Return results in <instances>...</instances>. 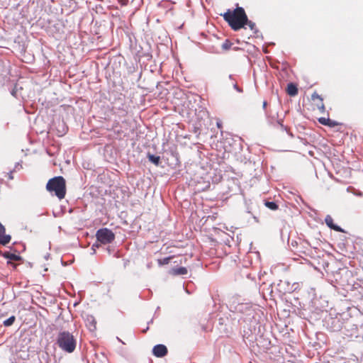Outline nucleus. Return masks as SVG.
I'll return each instance as SVG.
<instances>
[{
	"label": "nucleus",
	"mask_w": 363,
	"mask_h": 363,
	"mask_svg": "<svg viewBox=\"0 0 363 363\" xmlns=\"http://www.w3.org/2000/svg\"><path fill=\"white\" fill-rule=\"evenodd\" d=\"M15 320H16V317L14 315H12L4 321V325L6 327L11 326V325L13 324Z\"/></svg>",
	"instance_id": "obj_18"
},
{
	"label": "nucleus",
	"mask_w": 363,
	"mask_h": 363,
	"mask_svg": "<svg viewBox=\"0 0 363 363\" xmlns=\"http://www.w3.org/2000/svg\"><path fill=\"white\" fill-rule=\"evenodd\" d=\"M96 236L98 241L104 245L111 243L115 239L114 233L106 228L97 230Z\"/></svg>",
	"instance_id": "obj_4"
},
{
	"label": "nucleus",
	"mask_w": 363,
	"mask_h": 363,
	"mask_svg": "<svg viewBox=\"0 0 363 363\" xmlns=\"http://www.w3.org/2000/svg\"><path fill=\"white\" fill-rule=\"evenodd\" d=\"M174 256H169L163 259H158L157 263L160 266L168 264Z\"/></svg>",
	"instance_id": "obj_15"
},
{
	"label": "nucleus",
	"mask_w": 363,
	"mask_h": 363,
	"mask_svg": "<svg viewBox=\"0 0 363 363\" xmlns=\"http://www.w3.org/2000/svg\"><path fill=\"white\" fill-rule=\"evenodd\" d=\"M267 106V102L266 101H264L263 103V106L265 107Z\"/></svg>",
	"instance_id": "obj_24"
},
{
	"label": "nucleus",
	"mask_w": 363,
	"mask_h": 363,
	"mask_svg": "<svg viewBox=\"0 0 363 363\" xmlns=\"http://www.w3.org/2000/svg\"><path fill=\"white\" fill-rule=\"evenodd\" d=\"M128 1V0H118V2L121 4V6H126Z\"/></svg>",
	"instance_id": "obj_20"
},
{
	"label": "nucleus",
	"mask_w": 363,
	"mask_h": 363,
	"mask_svg": "<svg viewBox=\"0 0 363 363\" xmlns=\"http://www.w3.org/2000/svg\"><path fill=\"white\" fill-rule=\"evenodd\" d=\"M224 20L230 27L235 31L245 27L247 22V14L243 8L238 6L234 10L228 9L226 12L221 14Z\"/></svg>",
	"instance_id": "obj_1"
},
{
	"label": "nucleus",
	"mask_w": 363,
	"mask_h": 363,
	"mask_svg": "<svg viewBox=\"0 0 363 363\" xmlns=\"http://www.w3.org/2000/svg\"><path fill=\"white\" fill-rule=\"evenodd\" d=\"M11 235L6 234V228L0 223V245L5 246L11 242Z\"/></svg>",
	"instance_id": "obj_6"
},
{
	"label": "nucleus",
	"mask_w": 363,
	"mask_h": 363,
	"mask_svg": "<svg viewBox=\"0 0 363 363\" xmlns=\"http://www.w3.org/2000/svg\"><path fill=\"white\" fill-rule=\"evenodd\" d=\"M318 122L322 125H327V126L332 127V128L340 125V123H337V121L330 120V118H318Z\"/></svg>",
	"instance_id": "obj_11"
},
{
	"label": "nucleus",
	"mask_w": 363,
	"mask_h": 363,
	"mask_svg": "<svg viewBox=\"0 0 363 363\" xmlns=\"http://www.w3.org/2000/svg\"><path fill=\"white\" fill-rule=\"evenodd\" d=\"M311 99L313 101H315V100H319V103L316 104V106L320 113H324L325 111V107L323 102V98L320 95H318L317 92H314L311 95Z\"/></svg>",
	"instance_id": "obj_8"
},
{
	"label": "nucleus",
	"mask_w": 363,
	"mask_h": 363,
	"mask_svg": "<svg viewBox=\"0 0 363 363\" xmlns=\"http://www.w3.org/2000/svg\"><path fill=\"white\" fill-rule=\"evenodd\" d=\"M57 344L62 350L72 353L76 348L77 341L72 333L63 331L59 333L57 337Z\"/></svg>",
	"instance_id": "obj_3"
},
{
	"label": "nucleus",
	"mask_w": 363,
	"mask_h": 363,
	"mask_svg": "<svg viewBox=\"0 0 363 363\" xmlns=\"http://www.w3.org/2000/svg\"><path fill=\"white\" fill-rule=\"evenodd\" d=\"M147 158L150 162H151L152 163L157 166H158L160 162V157L159 156H155L154 155L148 153Z\"/></svg>",
	"instance_id": "obj_14"
},
{
	"label": "nucleus",
	"mask_w": 363,
	"mask_h": 363,
	"mask_svg": "<svg viewBox=\"0 0 363 363\" xmlns=\"http://www.w3.org/2000/svg\"><path fill=\"white\" fill-rule=\"evenodd\" d=\"M245 26H247L248 28L254 33H257V28H256V25L254 22L251 21H249L248 20V18L247 17V22L245 23Z\"/></svg>",
	"instance_id": "obj_17"
},
{
	"label": "nucleus",
	"mask_w": 363,
	"mask_h": 363,
	"mask_svg": "<svg viewBox=\"0 0 363 363\" xmlns=\"http://www.w3.org/2000/svg\"><path fill=\"white\" fill-rule=\"evenodd\" d=\"M167 348L164 345H157L152 349L153 354L157 357H163L167 354Z\"/></svg>",
	"instance_id": "obj_5"
},
{
	"label": "nucleus",
	"mask_w": 363,
	"mask_h": 363,
	"mask_svg": "<svg viewBox=\"0 0 363 363\" xmlns=\"http://www.w3.org/2000/svg\"><path fill=\"white\" fill-rule=\"evenodd\" d=\"M231 45L232 43L228 40H226L225 43L222 45V48L224 50H228L230 48Z\"/></svg>",
	"instance_id": "obj_19"
},
{
	"label": "nucleus",
	"mask_w": 363,
	"mask_h": 363,
	"mask_svg": "<svg viewBox=\"0 0 363 363\" xmlns=\"http://www.w3.org/2000/svg\"><path fill=\"white\" fill-rule=\"evenodd\" d=\"M233 86H234V88H235V89L238 92H242V89H240V88L238 86V84H235L233 85Z\"/></svg>",
	"instance_id": "obj_21"
},
{
	"label": "nucleus",
	"mask_w": 363,
	"mask_h": 363,
	"mask_svg": "<svg viewBox=\"0 0 363 363\" xmlns=\"http://www.w3.org/2000/svg\"><path fill=\"white\" fill-rule=\"evenodd\" d=\"M86 325L91 330H94L96 328V321L93 316L88 317L86 319Z\"/></svg>",
	"instance_id": "obj_13"
},
{
	"label": "nucleus",
	"mask_w": 363,
	"mask_h": 363,
	"mask_svg": "<svg viewBox=\"0 0 363 363\" xmlns=\"http://www.w3.org/2000/svg\"><path fill=\"white\" fill-rule=\"evenodd\" d=\"M187 273H188L187 269L184 267L172 268L169 271V274L173 276L186 275Z\"/></svg>",
	"instance_id": "obj_10"
},
{
	"label": "nucleus",
	"mask_w": 363,
	"mask_h": 363,
	"mask_svg": "<svg viewBox=\"0 0 363 363\" xmlns=\"http://www.w3.org/2000/svg\"><path fill=\"white\" fill-rule=\"evenodd\" d=\"M264 205L266 207H267L268 208H269L270 210H272V211H276L279 208L278 205L275 202H273V201H265Z\"/></svg>",
	"instance_id": "obj_16"
},
{
	"label": "nucleus",
	"mask_w": 363,
	"mask_h": 363,
	"mask_svg": "<svg viewBox=\"0 0 363 363\" xmlns=\"http://www.w3.org/2000/svg\"><path fill=\"white\" fill-rule=\"evenodd\" d=\"M174 264H182V259H180L179 261L175 260L174 262Z\"/></svg>",
	"instance_id": "obj_22"
},
{
	"label": "nucleus",
	"mask_w": 363,
	"mask_h": 363,
	"mask_svg": "<svg viewBox=\"0 0 363 363\" xmlns=\"http://www.w3.org/2000/svg\"><path fill=\"white\" fill-rule=\"evenodd\" d=\"M315 104H316L317 103H319V100H315Z\"/></svg>",
	"instance_id": "obj_25"
},
{
	"label": "nucleus",
	"mask_w": 363,
	"mask_h": 363,
	"mask_svg": "<svg viewBox=\"0 0 363 363\" xmlns=\"http://www.w3.org/2000/svg\"><path fill=\"white\" fill-rule=\"evenodd\" d=\"M287 94L291 96H294L298 94V88L294 83H289L286 88Z\"/></svg>",
	"instance_id": "obj_12"
},
{
	"label": "nucleus",
	"mask_w": 363,
	"mask_h": 363,
	"mask_svg": "<svg viewBox=\"0 0 363 363\" xmlns=\"http://www.w3.org/2000/svg\"><path fill=\"white\" fill-rule=\"evenodd\" d=\"M326 225L330 228L337 232H343V230L338 225L334 223L333 218L330 215H327L325 218Z\"/></svg>",
	"instance_id": "obj_9"
},
{
	"label": "nucleus",
	"mask_w": 363,
	"mask_h": 363,
	"mask_svg": "<svg viewBox=\"0 0 363 363\" xmlns=\"http://www.w3.org/2000/svg\"><path fill=\"white\" fill-rule=\"evenodd\" d=\"M46 190L51 194L56 196L60 200L65 197L67 188L66 181L62 176L55 177L48 180Z\"/></svg>",
	"instance_id": "obj_2"
},
{
	"label": "nucleus",
	"mask_w": 363,
	"mask_h": 363,
	"mask_svg": "<svg viewBox=\"0 0 363 363\" xmlns=\"http://www.w3.org/2000/svg\"><path fill=\"white\" fill-rule=\"evenodd\" d=\"M217 126L218 128H222V123L220 121H218L217 122Z\"/></svg>",
	"instance_id": "obj_23"
},
{
	"label": "nucleus",
	"mask_w": 363,
	"mask_h": 363,
	"mask_svg": "<svg viewBox=\"0 0 363 363\" xmlns=\"http://www.w3.org/2000/svg\"><path fill=\"white\" fill-rule=\"evenodd\" d=\"M0 255H2L1 252H0Z\"/></svg>",
	"instance_id": "obj_26"
},
{
	"label": "nucleus",
	"mask_w": 363,
	"mask_h": 363,
	"mask_svg": "<svg viewBox=\"0 0 363 363\" xmlns=\"http://www.w3.org/2000/svg\"><path fill=\"white\" fill-rule=\"evenodd\" d=\"M2 255L5 258L9 259L7 262V264L11 265L13 267H16V264L13 262H12L11 261H19L21 259V257L19 255H17L13 254V253H10L9 252H6L3 253Z\"/></svg>",
	"instance_id": "obj_7"
}]
</instances>
